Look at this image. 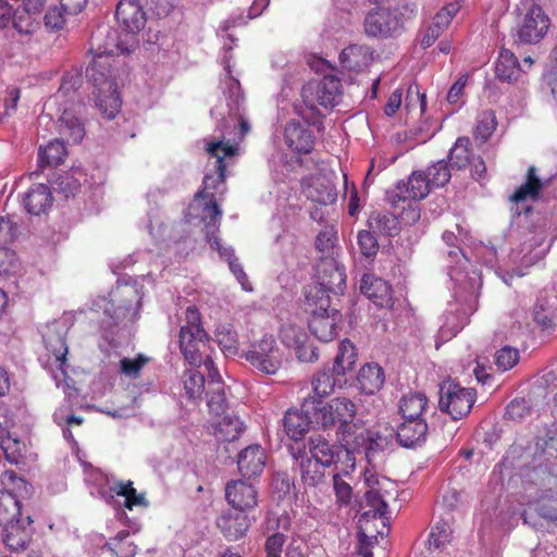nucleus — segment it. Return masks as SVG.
I'll return each mask as SVG.
<instances>
[{"label":"nucleus","mask_w":557,"mask_h":557,"mask_svg":"<svg viewBox=\"0 0 557 557\" xmlns=\"http://www.w3.org/2000/svg\"><path fill=\"white\" fill-rule=\"evenodd\" d=\"M544 187V183L537 177L536 169L530 166L527 173V181L523 183L510 197L513 202H521L528 198L536 200L539 198L541 189Z\"/></svg>","instance_id":"a19ab883"},{"label":"nucleus","mask_w":557,"mask_h":557,"mask_svg":"<svg viewBox=\"0 0 557 557\" xmlns=\"http://www.w3.org/2000/svg\"><path fill=\"white\" fill-rule=\"evenodd\" d=\"M315 400L306 399L302 404L301 411L299 410H287L283 425L286 434L294 441H299L308 432L309 425L313 422V419L309 418L312 407Z\"/></svg>","instance_id":"412c9836"},{"label":"nucleus","mask_w":557,"mask_h":557,"mask_svg":"<svg viewBox=\"0 0 557 557\" xmlns=\"http://www.w3.org/2000/svg\"><path fill=\"white\" fill-rule=\"evenodd\" d=\"M356 358L357 354L354 344L349 339L342 341L334 359L333 373L338 376H344L354 369Z\"/></svg>","instance_id":"ea45409f"},{"label":"nucleus","mask_w":557,"mask_h":557,"mask_svg":"<svg viewBox=\"0 0 557 557\" xmlns=\"http://www.w3.org/2000/svg\"><path fill=\"white\" fill-rule=\"evenodd\" d=\"M281 337L283 343L296 349L307 342V334L296 325H285L281 329Z\"/></svg>","instance_id":"e2e57ef3"},{"label":"nucleus","mask_w":557,"mask_h":557,"mask_svg":"<svg viewBox=\"0 0 557 557\" xmlns=\"http://www.w3.org/2000/svg\"><path fill=\"white\" fill-rule=\"evenodd\" d=\"M0 447L10 463L17 465L22 461L25 444L17 436H14L11 431L0 433Z\"/></svg>","instance_id":"c03bdc74"},{"label":"nucleus","mask_w":557,"mask_h":557,"mask_svg":"<svg viewBox=\"0 0 557 557\" xmlns=\"http://www.w3.org/2000/svg\"><path fill=\"white\" fill-rule=\"evenodd\" d=\"M216 524L228 541H236L246 534L250 527V521L245 512L234 509L223 512L219 517Z\"/></svg>","instance_id":"bb28decb"},{"label":"nucleus","mask_w":557,"mask_h":557,"mask_svg":"<svg viewBox=\"0 0 557 557\" xmlns=\"http://www.w3.org/2000/svg\"><path fill=\"white\" fill-rule=\"evenodd\" d=\"M431 190L424 172L414 171L407 183H399L395 189L387 191V200L395 210L408 208L410 220L417 221L420 212L414 201L425 198Z\"/></svg>","instance_id":"9d476101"},{"label":"nucleus","mask_w":557,"mask_h":557,"mask_svg":"<svg viewBox=\"0 0 557 557\" xmlns=\"http://www.w3.org/2000/svg\"><path fill=\"white\" fill-rule=\"evenodd\" d=\"M368 227L376 234L383 236H395L400 231V224L394 213L373 212L368 221Z\"/></svg>","instance_id":"e433bc0d"},{"label":"nucleus","mask_w":557,"mask_h":557,"mask_svg":"<svg viewBox=\"0 0 557 557\" xmlns=\"http://www.w3.org/2000/svg\"><path fill=\"white\" fill-rule=\"evenodd\" d=\"M285 144L299 153H310L315 144L311 129L299 122H289L284 131Z\"/></svg>","instance_id":"a878e982"},{"label":"nucleus","mask_w":557,"mask_h":557,"mask_svg":"<svg viewBox=\"0 0 557 557\" xmlns=\"http://www.w3.org/2000/svg\"><path fill=\"white\" fill-rule=\"evenodd\" d=\"M146 10L137 0H121L116 5L115 17L125 32L136 34L146 24Z\"/></svg>","instance_id":"dca6fc26"},{"label":"nucleus","mask_w":557,"mask_h":557,"mask_svg":"<svg viewBox=\"0 0 557 557\" xmlns=\"http://www.w3.org/2000/svg\"><path fill=\"white\" fill-rule=\"evenodd\" d=\"M333 490L336 496V503L346 506L352 497L351 486L341 476V472L333 473Z\"/></svg>","instance_id":"0e129e2a"},{"label":"nucleus","mask_w":557,"mask_h":557,"mask_svg":"<svg viewBox=\"0 0 557 557\" xmlns=\"http://www.w3.org/2000/svg\"><path fill=\"white\" fill-rule=\"evenodd\" d=\"M302 193L309 200L321 206L332 205L337 199V191L334 185L323 176L304 181Z\"/></svg>","instance_id":"393cba45"},{"label":"nucleus","mask_w":557,"mask_h":557,"mask_svg":"<svg viewBox=\"0 0 557 557\" xmlns=\"http://www.w3.org/2000/svg\"><path fill=\"white\" fill-rule=\"evenodd\" d=\"M335 379L333 371L323 369L319 371L312 379V388L314 394L319 397H325L334 391Z\"/></svg>","instance_id":"6e6d98bb"},{"label":"nucleus","mask_w":557,"mask_h":557,"mask_svg":"<svg viewBox=\"0 0 557 557\" xmlns=\"http://www.w3.org/2000/svg\"><path fill=\"white\" fill-rule=\"evenodd\" d=\"M358 450V445H342L339 447L341 457H337L334 465V472H341V476L350 474L356 468L355 451Z\"/></svg>","instance_id":"603ef678"},{"label":"nucleus","mask_w":557,"mask_h":557,"mask_svg":"<svg viewBox=\"0 0 557 557\" xmlns=\"http://www.w3.org/2000/svg\"><path fill=\"white\" fill-rule=\"evenodd\" d=\"M205 371L207 372L208 375V407L211 412H213L216 416H220L224 413L226 409L224 385L211 359L206 360Z\"/></svg>","instance_id":"4be33fe9"},{"label":"nucleus","mask_w":557,"mask_h":557,"mask_svg":"<svg viewBox=\"0 0 557 557\" xmlns=\"http://www.w3.org/2000/svg\"><path fill=\"white\" fill-rule=\"evenodd\" d=\"M265 461L267 455L264 449L258 444L250 445L238 454V471L245 479L256 478L263 472Z\"/></svg>","instance_id":"b1692460"},{"label":"nucleus","mask_w":557,"mask_h":557,"mask_svg":"<svg viewBox=\"0 0 557 557\" xmlns=\"http://www.w3.org/2000/svg\"><path fill=\"white\" fill-rule=\"evenodd\" d=\"M469 137H459L448 153L449 168L460 171L472 163L473 153L470 149Z\"/></svg>","instance_id":"58836bf2"},{"label":"nucleus","mask_w":557,"mask_h":557,"mask_svg":"<svg viewBox=\"0 0 557 557\" xmlns=\"http://www.w3.org/2000/svg\"><path fill=\"white\" fill-rule=\"evenodd\" d=\"M30 516L20 518L16 522L3 527V543L11 552L24 550L33 537Z\"/></svg>","instance_id":"6ab92c4d"},{"label":"nucleus","mask_w":557,"mask_h":557,"mask_svg":"<svg viewBox=\"0 0 557 557\" xmlns=\"http://www.w3.org/2000/svg\"><path fill=\"white\" fill-rule=\"evenodd\" d=\"M481 277L472 272L471 276L460 281L455 289V302L449 304L440 327V335L449 339L467 324L469 317L478 309V298L481 288Z\"/></svg>","instance_id":"f03ea898"},{"label":"nucleus","mask_w":557,"mask_h":557,"mask_svg":"<svg viewBox=\"0 0 557 557\" xmlns=\"http://www.w3.org/2000/svg\"><path fill=\"white\" fill-rule=\"evenodd\" d=\"M312 411L313 422L323 430H335L339 444H362L363 440L359 435L362 421L357 419V406L349 398L335 397L326 404L315 401Z\"/></svg>","instance_id":"f257e3e1"},{"label":"nucleus","mask_w":557,"mask_h":557,"mask_svg":"<svg viewBox=\"0 0 557 557\" xmlns=\"http://www.w3.org/2000/svg\"><path fill=\"white\" fill-rule=\"evenodd\" d=\"M231 122L234 124L236 123L239 127L240 137H244L246 134L250 131V125L247 121V119L244 115L243 109L235 110V111H228V117H222L221 122L219 123L218 127L224 132L231 125Z\"/></svg>","instance_id":"338daca9"},{"label":"nucleus","mask_w":557,"mask_h":557,"mask_svg":"<svg viewBox=\"0 0 557 557\" xmlns=\"http://www.w3.org/2000/svg\"><path fill=\"white\" fill-rule=\"evenodd\" d=\"M451 529L447 522H437L431 530L428 544L429 548L442 549L450 542Z\"/></svg>","instance_id":"4d7b16f0"},{"label":"nucleus","mask_w":557,"mask_h":557,"mask_svg":"<svg viewBox=\"0 0 557 557\" xmlns=\"http://www.w3.org/2000/svg\"><path fill=\"white\" fill-rule=\"evenodd\" d=\"M58 132L67 141L78 144L84 135L85 129L81 121L71 112H64L58 120Z\"/></svg>","instance_id":"79ce46f5"},{"label":"nucleus","mask_w":557,"mask_h":557,"mask_svg":"<svg viewBox=\"0 0 557 557\" xmlns=\"http://www.w3.org/2000/svg\"><path fill=\"white\" fill-rule=\"evenodd\" d=\"M359 435H361L363 442L358 445V449L360 447H364V454L368 462L374 463L377 456L383 451L386 446V440L382 436L376 435L375 437L369 431H364L363 426L359 431Z\"/></svg>","instance_id":"de8ad7c7"},{"label":"nucleus","mask_w":557,"mask_h":557,"mask_svg":"<svg viewBox=\"0 0 557 557\" xmlns=\"http://www.w3.org/2000/svg\"><path fill=\"white\" fill-rule=\"evenodd\" d=\"M294 470L298 471L300 481L306 487H317L325 482V467L304 450L294 454Z\"/></svg>","instance_id":"aec40b11"},{"label":"nucleus","mask_w":557,"mask_h":557,"mask_svg":"<svg viewBox=\"0 0 557 557\" xmlns=\"http://www.w3.org/2000/svg\"><path fill=\"white\" fill-rule=\"evenodd\" d=\"M42 341L47 351L52 355L50 371L57 387H61L69 397L74 396L77 393V389L73 386L74 380L65 372L69 349L64 327L57 322L47 325L42 333Z\"/></svg>","instance_id":"423d86ee"},{"label":"nucleus","mask_w":557,"mask_h":557,"mask_svg":"<svg viewBox=\"0 0 557 557\" xmlns=\"http://www.w3.org/2000/svg\"><path fill=\"white\" fill-rule=\"evenodd\" d=\"M521 73V67L517 57L507 49H502L495 64L496 77L506 83L517 81Z\"/></svg>","instance_id":"c9c22d12"},{"label":"nucleus","mask_w":557,"mask_h":557,"mask_svg":"<svg viewBox=\"0 0 557 557\" xmlns=\"http://www.w3.org/2000/svg\"><path fill=\"white\" fill-rule=\"evenodd\" d=\"M205 211L208 213L210 221L206 223V237L210 243L211 247L216 249L220 253V257L225 259L228 262L234 260L236 257L234 255V250L231 247H223L220 244L219 238L215 236V233L219 230V220L222 215V211L220 210L218 203L211 202L207 205Z\"/></svg>","instance_id":"cd10ccee"},{"label":"nucleus","mask_w":557,"mask_h":557,"mask_svg":"<svg viewBox=\"0 0 557 557\" xmlns=\"http://www.w3.org/2000/svg\"><path fill=\"white\" fill-rule=\"evenodd\" d=\"M475 399L476 393L473 388L463 387L454 380H446L440 385V409L454 420L466 417Z\"/></svg>","instance_id":"ddd939ff"},{"label":"nucleus","mask_w":557,"mask_h":557,"mask_svg":"<svg viewBox=\"0 0 557 557\" xmlns=\"http://www.w3.org/2000/svg\"><path fill=\"white\" fill-rule=\"evenodd\" d=\"M317 282L305 292L307 301L320 300L321 297L329 298L331 295L344 294L346 287L345 268L337 261H318L315 265Z\"/></svg>","instance_id":"6e6552de"},{"label":"nucleus","mask_w":557,"mask_h":557,"mask_svg":"<svg viewBox=\"0 0 557 557\" xmlns=\"http://www.w3.org/2000/svg\"><path fill=\"white\" fill-rule=\"evenodd\" d=\"M451 169L445 160H440L431 164L424 175L430 183L431 188H438L445 186L451 177Z\"/></svg>","instance_id":"09e8293b"},{"label":"nucleus","mask_w":557,"mask_h":557,"mask_svg":"<svg viewBox=\"0 0 557 557\" xmlns=\"http://www.w3.org/2000/svg\"><path fill=\"white\" fill-rule=\"evenodd\" d=\"M306 310L310 312L308 326L312 335L321 342H331L337 336L342 313L331 307L329 298L305 302Z\"/></svg>","instance_id":"f8f14e48"},{"label":"nucleus","mask_w":557,"mask_h":557,"mask_svg":"<svg viewBox=\"0 0 557 557\" xmlns=\"http://www.w3.org/2000/svg\"><path fill=\"white\" fill-rule=\"evenodd\" d=\"M245 358L259 372L273 375L281 369L284 354L272 335H263L251 343Z\"/></svg>","instance_id":"4468645a"},{"label":"nucleus","mask_w":557,"mask_h":557,"mask_svg":"<svg viewBox=\"0 0 557 557\" xmlns=\"http://www.w3.org/2000/svg\"><path fill=\"white\" fill-rule=\"evenodd\" d=\"M208 339L198 309L195 306L188 307L185 311V323L180 331V349L190 366L205 368L206 360L210 359L205 356Z\"/></svg>","instance_id":"39448f33"},{"label":"nucleus","mask_w":557,"mask_h":557,"mask_svg":"<svg viewBox=\"0 0 557 557\" xmlns=\"http://www.w3.org/2000/svg\"><path fill=\"white\" fill-rule=\"evenodd\" d=\"M496 116L492 110L483 111L476 120V125L474 128V137L475 139H480L482 143H485L496 129Z\"/></svg>","instance_id":"864d4df0"},{"label":"nucleus","mask_w":557,"mask_h":557,"mask_svg":"<svg viewBox=\"0 0 557 557\" xmlns=\"http://www.w3.org/2000/svg\"><path fill=\"white\" fill-rule=\"evenodd\" d=\"M366 505L370 508L361 516V521H369L370 518H386L387 502L395 498L397 494L396 483L386 476H380L370 470L364 472Z\"/></svg>","instance_id":"9b49d317"},{"label":"nucleus","mask_w":557,"mask_h":557,"mask_svg":"<svg viewBox=\"0 0 557 557\" xmlns=\"http://www.w3.org/2000/svg\"><path fill=\"white\" fill-rule=\"evenodd\" d=\"M52 195L45 184H35L23 197V205L29 214L39 215L51 207Z\"/></svg>","instance_id":"2f4dec72"},{"label":"nucleus","mask_w":557,"mask_h":557,"mask_svg":"<svg viewBox=\"0 0 557 557\" xmlns=\"http://www.w3.org/2000/svg\"><path fill=\"white\" fill-rule=\"evenodd\" d=\"M208 153L215 159L214 161V174H206L203 177V190L198 191L196 194V198L208 199V202L205 205L203 209L207 205L212 201L216 203L214 199V195L209 193V190H216L220 186L224 185L225 181V170L230 164V161L234 159L237 153V146L230 144V141H224V139H220L213 143H210L207 148ZM206 213V218H208V213Z\"/></svg>","instance_id":"1a4fd4ad"},{"label":"nucleus","mask_w":557,"mask_h":557,"mask_svg":"<svg viewBox=\"0 0 557 557\" xmlns=\"http://www.w3.org/2000/svg\"><path fill=\"white\" fill-rule=\"evenodd\" d=\"M314 246L319 261H337L339 247L337 246V232L333 226L325 227L317 235Z\"/></svg>","instance_id":"f704fd0d"},{"label":"nucleus","mask_w":557,"mask_h":557,"mask_svg":"<svg viewBox=\"0 0 557 557\" xmlns=\"http://www.w3.org/2000/svg\"><path fill=\"white\" fill-rule=\"evenodd\" d=\"M549 18L541 7L532 5L518 26L517 36L521 44H536L546 35Z\"/></svg>","instance_id":"2eb2a0df"},{"label":"nucleus","mask_w":557,"mask_h":557,"mask_svg":"<svg viewBox=\"0 0 557 557\" xmlns=\"http://www.w3.org/2000/svg\"><path fill=\"white\" fill-rule=\"evenodd\" d=\"M102 497L108 504H112L114 495L124 497V506L128 509H133L135 506L148 507L149 503L145 497V494H138L133 486L132 481L116 482L110 491L102 492Z\"/></svg>","instance_id":"7c9ffc66"},{"label":"nucleus","mask_w":557,"mask_h":557,"mask_svg":"<svg viewBox=\"0 0 557 557\" xmlns=\"http://www.w3.org/2000/svg\"><path fill=\"white\" fill-rule=\"evenodd\" d=\"M66 16H69V14L63 10L61 4L52 5L44 16L45 26L51 30H59L64 26Z\"/></svg>","instance_id":"69168bd1"},{"label":"nucleus","mask_w":557,"mask_h":557,"mask_svg":"<svg viewBox=\"0 0 557 557\" xmlns=\"http://www.w3.org/2000/svg\"><path fill=\"white\" fill-rule=\"evenodd\" d=\"M55 190L62 193L66 198L75 196L81 188V180L75 177L72 173H64L55 180Z\"/></svg>","instance_id":"680f3d73"},{"label":"nucleus","mask_w":557,"mask_h":557,"mask_svg":"<svg viewBox=\"0 0 557 557\" xmlns=\"http://www.w3.org/2000/svg\"><path fill=\"white\" fill-rule=\"evenodd\" d=\"M374 234L368 227V230L359 231L357 236L360 252L367 258L374 257L379 251V243Z\"/></svg>","instance_id":"bf43d9fd"},{"label":"nucleus","mask_w":557,"mask_h":557,"mask_svg":"<svg viewBox=\"0 0 557 557\" xmlns=\"http://www.w3.org/2000/svg\"><path fill=\"white\" fill-rule=\"evenodd\" d=\"M149 361L144 355H138L135 359L123 358L120 361V371L128 377L136 379L139 376L141 369Z\"/></svg>","instance_id":"774afa93"},{"label":"nucleus","mask_w":557,"mask_h":557,"mask_svg":"<svg viewBox=\"0 0 557 557\" xmlns=\"http://www.w3.org/2000/svg\"><path fill=\"white\" fill-rule=\"evenodd\" d=\"M214 436L222 442H234L245 431V423L233 413H225L213 425Z\"/></svg>","instance_id":"72a5a7b5"},{"label":"nucleus","mask_w":557,"mask_h":557,"mask_svg":"<svg viewBox=\"0 0 557 557\" xmlns=\"http://www.w3.org/2000/svg\"><path fill=\"white\" fill-rule=\"evenodd\" d=\"M225 85L228 111L243 109L244 95L239 82L230 75Z\"/></svg>","instance_id":"13d9d810"},{"label":"nucleus","mask_w":557,"mask_h":557,"mask_svg":"<svg viewBox=\"0 0 557 557\" xmlns=\"http://www.w3.org/2000/svg\"><path fill=\"white\" fill-rule=\"evenodd\" d=\"M225 498L233 509L245 512L257 506V490L244 480L231 481L225 486Z\"/></svg>","instance_id":"a211bd4d"},{"label":"nucleus","mask_w":557,"mask_h":557,"mask_svg":"<svg viewBox=\"0 0 557 557\" xmlns=\"http://www.w3.org/2000/svg\"><path fill=\"white\" fill-rule=\"evenodd\" d=\"M357 380L363 394L373 395L384 385L385 373L377 363H367L359 370Z\"/></svg>","instance_id":"473e14b6"},{"label":"nucleus","mask_w":557,"mask_h":557,"mask_svg":"<svg viewBox=\"0 0 557 557\" xmlns=\"http://www.w3.org/2000/svg\"><path fill=\"white\" fill-rule=\"evenodd\" d=\"M38 14L34 12H28L27 10L23 11H13L12 10V18L11 23L13 28L21 35H32L34 34L40 25V22L37 17Z\"/></svg>","instance_id":"49530a36"},{"label":"nucleus","mask_w":557,"mask_h":557,"mask_svg":"<svg viewBox=\"0 0 557 557\" xmlns=\"http://www.w3.org/2000/svg\"><path fill=\"white\" fill-rule=\"evenodd\" d=\"M112 55L113 49H111L107 45L104 47V50L98 52L86 69L87 78L94 84V86H96L99 89V91H104L106 86L108 87V89L113 88V84L111 82Z\"/></svg>","instance_id":"f3484780"},{"label":"nucleus","mask_w":557,"mask_h":557,"mask_svg":"<svg viewBox=\"0 0 557 557\" xmlns=\"http://www.w3.org/2000/svg\"><path fill=\"white\" fill-rule=\"evenodd\" d=\"M140 295L136 284L117 283L110 293V299L104 307L106 319L100 327L103 337L113 345L115 333L113 327L124 322L136 320L140 307Z\"/></svg>","instance_id":"7ed1b4c3"},{"label":"nucleus","mask_w":557,"mask_h":557,"mask_svg":"<svg viewBox=\"0 0 557 557\" xmlns=\"http://www.w3.org/2000/svg\"><path fill=\"white\" fill-rule=\"evenodd\" d=\"M108 95H102L103 91H99L97 96V107L106 119L112 120L120 111L121 100L115 88L108 89Z\"/></svg>","instance_id":"3c124183"},{"label":"nucleus","mask_w":557,"mask_h":557,"mask_svg":"<svg viewBox=\"0 0 557 557\" xmlns=\"http://www.w3.org/2000/svg\"><path fill=\"white\" fill-rule=\"evenodd\" d=\"M428 407L426 396L422 393H409L401 397L399 412H413L423 416Z\"/></svg>","instance_id":"5fc2aeb1"},{"label":"nucleus","mask_w":557,"mask_h":557,"mask_svg":"<svg viewBox=\"0 0 557 557\" xmlns=\"http://www.w3.org/2000/svg\"><path fill=\"white\" fill-rule=\"evenodd\" d=\"M339 445L331 444L326 438L321 435L310 436L307 443L309 450L308 457L313 458L323 467L329 468L333 466L337 457H341Z\"/></svg>","instance_id":"c85d7f7f"},{"label":"nucleus","mask_w":557,"mask_h":557,"mask_svg":"<svg viewBox=\"0 0 557 557\" xmlns=\"http://www.w3.org/2000/svg\"><path fill=\"white\" fill-rule=\"evenodd\" d=\"M183 385L185 396L190 400L199 399L206 387L205 373L197 369H189L184 372Z\"/></svg>","instance_id":"a18cd8bd"},{"label":"nucleus","mask_w":557,"mask_h":557,"mask_svg":"<svg viewBox=\"0 0 557 557\" xmlns=\"http://www.w3.org/2000/svg\"><path fill=\"white\" fill-rule=\"evenodd\" d=\"M519 357L520 356L518 349L510 346H505L496 351L495 364L500 371H507L518 363Z\"/></svg>","instance_id":"052dcab7"},{"label":"nucleus","mask_w":557,"mask_h":557,"mask_svg":"<svg viewBox=\"0 0 557 557\" xmlns=\"http://www.w3.org/2000/svg\"><path fill=\"white\" fill-rule=\"evenodd\" d=\"M66 148L64 141L54 139L38 152V163L40 168L57 166L64 161Z\"/></svg>","instance_id":"37998d69"},{"label":"nucleus","mask_w":557,"mask_h":557,"mask_svg":"<svg viewBox=\"0 0 557 557\" xmlns=\"http://www.w3.org/2000/svg\"><path fill=\"white\" fill-rule=\"evenodd\" d=\"M428 431L426 421L401 422L397 426V442L406 448L421 446L426 441Z\"/></svg>","instance_id":"c756f323"},{"label":"nucleus","mask_w":557,"mask_h":557,"mask_svg":"<svg viewBox=\"0 0 557 557\" xmlns=\"http://www.w3.org/2000/svg\"><path fill=\"white\" fill-rule=\"evenodd\" d=\"M416 15L417 7L413 3L374 8L364 17V33L368 37L376 39L397 36L404 30L405 24Z\"/></svg>","instance_id":"20e7f679"},{"label":"nucleus","mask_w":557,"mask_h":557,"mask_svg":"<svg viewBox=\"0 0 557 557\" xmlns=\"http://www.w3.org/2000/svg\"><path fill=\"white\" fill-rule=\"evenodd\" d=\"M216 342L226 356H235L238 352V336L237 333L227 325H222L216 330Z\"/></svg>","instance_id":"8fccbe9b"},{"label":"nucleus","mask_w":557,"mask_h":557,"mask_svg":"<svg viewBox=\"0 0 557 557\" xmlns=\"http://www.w3.org/2000/svg\"><path fill=\"white\" fill-rule=\"evenodd\" d=\"M360 290L380 308H389L394 304L391 285L372 274H363Z\"/></svg>","instance_id":"5701e85b"},{"label":"nucleus","mask_w":557,"mask_h":557,"mask_svg":"<svg viewBox=\"0 0 557 557\" xmlns=\"http://www.w3.org/2000/svg\"><path fill=\"white\" fill-rule=\"evenodd\" d=\"M342 95V83L341 79L334 75H325L319 83H309L302 87L301 97L309 111L307 115L305 111H301V116L314 124L319 116L317 106L324 108L335 107Z\"/></svg>","instance_id":"0eeeda50"},{"label":"nucleus","mask_w":557,"mask_h":557,"mask_svg":"<svg viewBox=\"0 0 557 557\" xmlns=\"http://www.w3.org/2000/svg\"><path fill=\"white\" fill-rule=\"evenodd\" d=\"M21 503L13 491H0V525L5 527L24 518Z\"/></svg>","instance_id":"4c0bfd02"}]
</instances>
